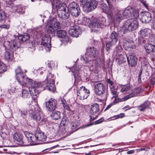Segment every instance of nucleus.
<instances>
[{
  "instance_id": "obj_1",
  "label": "nucleus",
  "mask_w": 155,
  "mask_h": 155,
  "mask_svg": "<svg viewBox=\"0 0 155 155\" xmlns=\"http://www.w3.org/2000/svg\"><path fill=\"white\" fill-rule=\"evenodd\" d=\"M27 82L26 84H21L22 86H24L28 87V89H24L22 92V96L24 98H28L31 95L33 96L34 99H36L38 97L37 95L38 94L39 92L32 86L34 84L32 81Z\"/></svg>"
},
{
  "instance_id": "obj_2",
  "label": "nucleus",
  "mask_w": 155,
  "mask_h": 155,
  "mask_svg": "<svg viewBox=\"0 0 155 155\" xmlns=\"http://www.w3.org/2000/svg\"><path fill=\"white\" fill-rule=\"evenodd\" d=\"M53 8L55 9L58 11V13L61 14L62 19H65L68 18L69 14L66 12V5L64 3H61L59 0H53L52 3Z\"/></svg>"
},
{
  "instance_id": "obj_3",
  "label": "nucleus",
  "mask_w": 155,
  "mask_h": 155,
  "mask_svg": "<svg viewBox=\"0 0 155 155\" xmlns=\"http://www.w3.org/2000/svg\"><path fill=\"white\" fill-rule=\"evenodd\" d=\"M31 109L30 108L29 112L31 114L30 116L31 119L35 120L36 121H40L42 122H45L46 121L45 119H42V116L41 114V112L40 108L39 107L38 105H35V106H32L31 107Z\"/></svg>"
},
{
  "instance_id": "obj_4",
  "label": "nucleus",
  "mask_w": 155,
  "mask_h": 155,
  "mask_svg": "<svg viewBox=\"0 0 155 155\" xmlns=\"http://www.w3.org/2000/svg\"><path fill=\"white\" fill-rule=\"evenodd\" d=\"M16 77L18 82L20 84H26L25 82L31 81V79L28 78L23 73L20 67H18L15 70Z\"/></svg>"
},
{
  "instance_id": "obj_5",
  "label": "nucleus",
  "mask_w": 155,
  "mask_h": 155,
  "mask_svg": "<svg viewBox=\"0 0 155 155\" xmlns=\"http://www.w3.org/2000/svg\"><path fill=\"white\" fill-rule=\"evenodd\" d=\"M139 9L134 8L127 7L126 8L123 12V16L124 18H127L128 17H134L136 19H137L139 17Z\"/></svg>"
},
{
  "instance_id": "obj_6",
  "label": "nucleus",
  "mask_w": 155,
  "mask_h": 155,
  "mask_svg": "<svg viewBox=\"0 0 155 155\" xmlns=\"http://www.w3.org/2000/svg\"><path fill=\"white\" fill-rule=\"evenodd\" d=\"M97 54L96 49L94 47L89 48L87 49V52L85 54L84 59L85 62L88 63L93 60Z\"/></svg>"
},
{
  "instance_id": "obj_7",
  "label": "nucleus",
  "mask_w": 155,
  "mask_h": 155,
  "mask_svg": "<svg viewBox=\"0 0 155 155\" xmlns=\"http://www.w3.org/2000/svg\"><path fill=\"white\" fill-rule=\"evenodd\" d=\"M68 9L71 15L75 17H78L81 12V10L78 4L75 2L70 3L68 5Z\"/></svg>"
},
{
  "instance_id": "obj_8",
  "label": "nucleus",
  "mask_w": 155,
  "mask_h": 155,
  "mask_svg": "<svg viewBox=\"0 0 155 155\" xmlns=\"http://www.w3.org/2000/svg\"><path fill=\"white\" fill-rule=\"evenodd\" d=\"M51 37L48 35H44L42 38L41 44V50L45 49L46 51H49L51 50Z\"/></svg>"
},
{
  "instance_id": "obj_9",
  "label": "nucleus",
  "mask_w": 155,
  "mask_h": 155,
  "mask_svg": "<svg viewBox=\"0 0 155 155\" xmlns=\"http://www.w3.org/2000/svg\"><path fill=\"white\" fill-rule=\"evenodd\" d=\"M98 5V2L94 0H91L90 2H86L83 6L84 11L85 12H88L95 9Z\"/></svg>"
},
{
  "instance_id": "obj_10",
  "label": "nucleus",
  "mask_w": 155,
  "mask_h": 155,
  "mask_svg": "<svg viewBox=\"0 0 155 155\" xmlns=\"http://www.w3.org/2000/svg\"><path fill=\"white\" fill-rule=\"evenodd\" d=\"M49 75L48 76L46 79L44 81V85L43 87V90L45 89H48L51 91H54L56 90L54 83L53 80L50 81V78H49Z\"/></svg>"
},
{
  "instance_id": "obj_11",
  "label": "nucleus",
  "mask_w": 155,
  "mask_h": 155,
  "mask_svg": "<svg viewBox=\"0 0 155 155\" xmlns=\"http://www.w3.org/2000/svg\"><path fill=\"white\" fill-rule=\"evenodd\" d=\"M94 91L97 95L101 96L105 92V88L104 84L101 82H95L94 85Z\"/></svg>"
},
{
  "instance_id": "obj_12",
  "label": "nucleus",
  "mask_w": 155,
  "mask_h": 155,
  "mask_svg": "<svg viewBox=\"0 0 155 155\" xmlns=\"http://www.w3.org/2000/svg\"><path fill=\"white\" fill-rule=\"evenodd\" d=\"M77 91L78 98L80 100H84L86 98L90 93L89 91L85 89L84 86L81 87L80 89H78Z\"/></svg>"
},
{
  "instance_id": "obj_13",
  "label": "nucleus",
  "mask_w": 155,
  "mask_h": 155,
  "mask_svg": "<svg viewBox=\"0 0 155 155\" xmlns=\"http://www.w3.org/2000/svg\"><path fill=\"white\" fill-rule=\"evenodd\" d=\"M103 21L100 20H90L88 25L89 27L92 28L91 31H97V28H102L104 26L101 22Z\"/></svg>"
},
{
  "instance_id": "obj_14",
  "label": "nucleus",
  "mask_w": 155,
  "mask_h": 155,
  "mask_svg": "<svg viewBox=\"0 0 155 155\" xmlns=\"http://www.w3.org/2000/svg\"><path fill=\"white\" fill-rule=\"evenodd\" d=\"M81 32L80 27L76 25L72 26L69 31V35L73 37H78Z\"/></svg>"
},
{
  "instance_id": "obj_15",
  "label": "nucleus",
  "mask_w": 155,
  "mask_h": 155,
  "mask_svg": "<svg viewBox=\"0 0 155 155\" xmlns=\"http://www.w3.org/2000/svg\"><path fill=\"white\" fill-rule=\"evenodd\" d=\"M57 102L55 99H50L46 103L47 110L49 111L54 110L57 107Z\"/></svg>"
},
{
  "instance_id": "obj_16",
  "label": "nucleus",
  "mask_w": 155,
  "mask_h": 155,
  "mask_svg": "<svg viewBox=\"0 0 155 155\" xmlns=\"http://www.w3.org/2000/svg\"><path fill=\"white\" fill-rule=\"evenodd\" d=\"M127 62L129 65L134 67L137 64V58L136 56L133 54H130L127 56Z\"/></svg>"
},
{
  "instance_id": "obj_17",
  "label": "nucleus",
  "mask_w": 155,
  "mask_h": 155,
  "mask_svg": "<svg viewBox=\"0 0 155 155\" xmlns=\"http://www.w3.org/2000/svg\"><path fill=\"white\" fill-rule=\"evenodd\" d=\"M100 110L99 104L97 103H95L91 105V107L90 109V113L91 115L96 117L98 114Z\"/></svg>"
},
{
  "instance_id": "obj_18",
  "label": "nucleus",
  "mask_w": 155,
  "mask_h": 155,
  "mask_svg": "<svg viewBox=\"0 0 155 155\" xmlns=\"http://www.w3.org/2000/svg\"><path fill=\"white\" fill-rule=\"evenodd\" d=\"M47 25L51 26L57 31L61 28V24L58 22L56 21L55 20H47Z\"/></svg>"
},
{
  "instance_id": "obj_19",
  "label": "nucleus",
  "mask_w": 155,
  "mask_h": 155,
  "mask_svg": "<svg viewBox=\"0 0 155 155\" xmlns=\"http://www.w3.org/2000/svg\"><path fill=\"white\" fill-rule=\"evenodd\" d=\"M67 35L66 31L64 30H60L56 31V36L58 38H63L62 40L63 41L66 40V43L69 41V39L68 38H64Z\"/></svg>"
},
{
  "instance_id": "obj_20",
  "label": "nucleus",
  "mask_w": 155,
  "mask_h": 155,
  "mask_svg": "<svg viewBox=\"0 0 155 155\" xmlns=\"http://www.w3.org/2000/svg\"><path fill=\"white\" fill-rule=\"evenodd\" d=\"M140 93V91L138 89H134L129 95L125 96L121 99V101H126L132 97L137 96Z\"/></svg>"
},
{
  "instance_id": "obj_21",
  "label": "nucleus",
  "mask_w": 155,
  "mask_h": 155,
  "mask_svg": "<svg viewBox=\"0 0 155 155\" xmlns=\"http://www.w3.org/2000/svg\"><path fill=\"white\" fill-rule=\"evenodd\" d=\"M144 48L146 52L148 54L155 53V45L147 43L144 46Z\"/></svg>"
},
{
  "instance_id": "obj_22",
  "label": "nucleus",
  "mask_w": 155,
  "mask_h": 155,
  "mask_svg": "<svg viewBox=\"0 0 155 155\" xmlns=\"http://www.w3.org/2000/svg\"><path fill=\"white\" fill-rule=\"evenodd\" d=\"M12 137L18 144L23 143H22V139H23V136L20 133L16 132L12 135Z\"/></svg>"
},
{
  "instance_id": "obj_23",
  "label": "nucleus",
  "mask_w": 155,
  "mask_h": 155,
  "mask_svg": "<svg viewBox=\"0 0 155 155\" xmlns=\"http://www.w3.org/2000/svg\"><path fill=\"white\" fill-rule=\"evenodd\" d=\"M138 24L137 20H132L130 21V23L129 25L127 30L130 32L134 31L137 28Z\"/></svg>"
},
{
  "instance_id": "obj_24",
  "label": "nucleus",
  "mask_w": 155,
  "mask_h": 155,
  "mask_svg": "<svg viewBox=\"0 0 155 155\" xmlns=\"http://www.w3.org/2000/svg\"><path fill=\"white\" fill-rule=\"evenodd\" d=\"M13 51L12 50H8L5 53L4 58L8 61H11L13 59Z\"/></svg>"
},
{
  "instance_id": "obj_25",
  "label": "nucleus",
  "mask_w": 155,
  "mask_h": 155,
  "mask_svg": "<svg viewBox=\"0 0 155 155\" xmlns=\"http://www.w3.org/2000/svg\"><path fill=\"white\" fill-rule=\"evenodd\" d=\"M18 40H15L13 41H12L9 43V46L13 50L14 48L16 49V48H19L21 45V43L20 41Z\"/></svg>"
},
{
  "instance_id": "obj_26",
  "label": "nucleus",
  "mask_w": 155,
  "mask_h": 155,
  "mask_svg": "<svg viewBox=\"0 0 155 155\" xmlns=\"http://www.w3.org/2000/svg\"><path fill=\"white\" fill-rule=\"evenodd\" d=\"M71 72L73 73L74 78V82L78 81L81 78L80 73V71L78 69H74V68L71 70Z\"/></svg>"
},
{
  "instance_id": "obj_27",
  "label": "nucleus",
  "mask_w": 155,
  "mask_h": 155,
  "mask_svg": "<svg viewBox=\"0 0 155 155\" xmlns=\"http://www.w3.org/2000/svg\"><path fill=\"white\" fill-rule=\"evenodd\" d=\"M36 136L37 140L44 141L46 139L47 137L45 135L44 133L41 132L37 131L36 133Z\"/></svg>"
},
{
  "instance_id": "obj_28",
  "label": "nucleus",
  "mask_w": 155,
  "mask_h": 155,
  "mask_svg": "<svg viewBox=\"0 0 155 155\" xmlns=\"http://www.w3.org/2000/svg\"><path fill=\"white\" fill-rule=\"evenodd\" d=\"M109 41L113 42V44H116L118 41V35L114 31H113L110 36Z\"/></svg>"
},
{
  "instance_id": "obj_29",
  "label": "nucleus",
  "mask_w": 155,
  "mask_h": 155,
  "mask_svg": "<svg viewBox=\"0 0 155 155\" xmlns=\"http://www.w3.org/2000/svg\"><path fill=\"white\" fill-rule=\"evenodd\" d=\"M13 9H14L13 11L17 12L18 13L23 14L25 12L24 8L20 5L13 7Z\"/></svg>"
},
{
  "instance_id": "obj_30",
  "label": "nucleus",
  "mask_w": 155,
  "mask_h": 155,
  "mask_svg": "<svg viewBox=\"0 0 155 155\" xmlns=\"http://www.w3.org/2000/svg\"><path fill=\"white\" fill-rule=\"evenodd\" d=\"M102 9L103 10V11L106 13L107 14V16L108 17V18L109 19H112L113 17H112V14L110 13L109 14V13L110 12V9L107 6H106L105 5H104L103 7H102Z\"/></svg>"
},
{
  "instance_id": "obj_31",
  "label": "nucleus",
  "mask_w": 155,
  "mask_h": 155,
  "mask_svg": "<svg viewBox=\"0 0 155 155\" xmlns=\"http://www.w3.org/2000/svg\"><path fill=\"white\" fill-rule=\"evenodd\" d=\"M150 102L149 101H146L143 104H140L138 107L139 108V110L140 111H143L145 109L150 106Z\"/></svg>"
},
{
  "instance_id": "obj_32",
  "label": "nucleus",
  "mask_w": 155,
  "mask_h": 155,
  "mask_svg": "<svg viewBox=\"0 0 155 155\" xmlns=\"http://www.w3.org/2000/svg\"><path fill=\"white\" fill-rule=\"evenodd\" d=\"M150 31V30L148 28L141 30L140 31V36L142 38L147 36L148 35Z\"/></svg>"
},
{
  "instance_id": "obj_33",
  "label": "nucleus",
  "mask_w": 155,
  "mask_h": 155,
  "mask_svg": "<svg viewBox=\"0 0 155 155\" xmlns=\"http://www.w3.org/2000/svg\"><path fill=\"white\" fill-rule=\"evenodd\" d=\"M122 50V49L121 46L119 45L117 46L114 50V52H116V56H117L120 55V57L119 58L120 61H121V58H123L122 55L121 54L119 53V52H120Z\"/></svg>"
},
{
  "instance_id": "obj_34",
  "label": "nucleus",
  "mask_w": 155,
  "mask_h": 155,
  "mask_svg": "<svg viewBox=\"0 0 155 155\" xmlns=\"http://www.w3.org/2000/svg\"><path fill=\"white\" fill-rule=\"evenodd\" d=\"M30 36L29 34L28 33H25L23 35H21L18 37L19 40L25 42L29 40L30 38Z\"/></svg>"
},
{
  "instance_id": "obj_35",
  "label": "nucleus",
  "mask_w": 155,
  "mask_h": 155,
  "mask_svg": "<svg viewBox=\"0 0 155 155\" xmlns=\"http://www.w3.org/2000/svg\"><path fill=\"white\" fill-rule=\"evenodd\" d=\"M124 46L127 47L128 48H129V50H131L135 48V46L134 45V42L133 41H131L130 42L127 41L125 43V44L124 45Z\"/></svg>"
},
{
  "instance_id": "obj_36",
  "label": "nucleus",
  "mask_w": 155,
  "mask_h": 155,
  "mask_svg": "<svg viewBox=\"0 0 155 155\" xmlns=\"http://www.w3.org/2000/svg\"><path fill=\"white\" fill-rule=\"evenodd\" d=\"M46 27L48 28L47 32L49 34L52 35V36H55V32H56L57 31L54 29V28L51 26H48L47 24L46 25Z\"/></svg>"
},
{
  "instance_id": "obj_37",
  "label": "nucleus",
  "mask_w": 155,
  "mask_h": 155,
  "mask_svg": "<svg viewBox=\"0 0 155 155\" xmlns=\"http://www.w3.org/2000/svg\"><path fill=\"white\" fill-rule=\"evenodd\" d=\"M32 81L33 83L34 86H32L33 88H34L36 90L35 87L38 88L41 87L42 88V89H43V87L45 86L44 85V81L43 82H35L34 81H33L32 80Z\"/></svg>"
},
{
  "instance_id": "obj_38",
  "label": "nucleus",
  "mask_w": 155,
  "mask_h": 155,
  "mask_svg": "<svg viewBox=\"0 0 155 155\" xmlns=\"http://www.w3.org/2000/svg\"><path fill=\"white\" fill-rule=\"evenodd\" d=\"M61 112L58 111H56L52 113L51 116L54 120H58L60 118Z\"/></svg>"
},
{
  "instance_id": "obj_39",
  "label": "nucleus",
  "mask_w": 155,
  "mask_h": 155,
  "mask_svg": "<svg viewBox=\"0 0 155 155\" xmlns=\"http://www.w3.org/2000/svg\"><path fill=\"white\" fill-rule=\"evenodd\" d=\"M71 127L72 130L71 131L72 132L77 131L79 128L78 124L77 122H72L71 124Z\"/></svg>"
},
{
  "instance_id": "obj_40",
  "label": "nucleus",
  "mask_w": 155,
  "mask_h": 155,
  "mask_svg": "<svg viewBox=\"0 0 155 155\" xmlns=\"http://www.w3.org/2000/svg\"><path fill=\"white\" fill-rule=\"evenodd\" d=\"M115 44H113L112 42L109 41L106 42V45L105 49L107 51H109L111 49V48Z\"/></svg>"
},
{
  "instance_id": "obj_41",
  "label": "nucleus",
  "mask_w": 155,
  "mask_h": 155,
  "mask_svg": "<svg viewBox=\"0 0 155 155\" xmlns=\"http://www.w3.org/2000/svg\"><path fill=\"white\" fill-rule=\"evenodd\" d=\"M7 67L6 65L2 61H0V74L6 71Z\"/></svg>"
},
{
  "instance_id": "obj_42",
  "label": "nucleus",
  "mask_w": 155,
  "mask_h": 155,
  "mask_svg": "<svg viewBox=\"0 0 155 155\" xmlns=\"http://www.w3.org/2000/svg\"><path fill=\"white\" fill-rule=\"evenodd\" d=\"M29 140L30 143L36 142L37 141V139L36 136V133L35 134H32Z\"/></svg>"
},
{
  "instance_id": "obj_43",
  "label": "nucleus",
  "mask_w": 155,
  "mask_h": 155,
  "mask_svg": "<svg viewBox=\"0 0 155 155\" xmlns=\"http://www.w3.org/2000/svg\"><path fill=\"white\" fill-rule=\"evenodd\" d=\"M130 20H127L124 21L123 26L124 28L125 31H128L127 29L128 28L129 25H130Z\"/></svg>"
},
{
  "instance_id": "obj_44",
  "label": "nucleus",
  "mask_w": 155,
  "mask_h": 155,
  "mask_svg": "<svg viewBox=\"0 0 155 155\" xmlns=\"http://www.w3.org/2000/svg\"><path fill=\"white\" fill-rule=\"evenodd\" d=\"M130 87L129 85L127 84L122 86L121 91L122 92H125L130 90Z\"/></svg>"
},
{
  "instance_id": "obj_45",
  "label": "nucleus",
  "mask_w": 155,
  "mask_h": 155,
  "mask_svg": "<svg viewBox=\"0 0 155 155\" xmlns=\"http://www.w3.org/2000/svg\"><path fill=\"white\" fill-rule=\"evenodd\" d=\"M22 143H23L19 145L23 146H28L31 143H30L29 140H27V139H25L23 140V139H22Z\"/></svg>"
},
{
  "instance_id": "obj_46",
  "label": "nucleus",
  "mask_w": 155,
  "mask_h": 155,
  "mask_svg": "<svg viewBox=\"0 0 155 155\" xmlns=\"http://www.w3.org/2000/svg\"><path fill=\"white\" fill-rule=\"evenodd\" d=\"M102 119H103L101 118V119H100L96 121H95L92 123H91V124H87L85 126V127H87L91 126L93 124H100L103 122V120Z\"/></svg>"
},
{
  "instance_id": "obj_47",
  "label": "nucleus",
  "mask_w": 155,
  "mask_h": 155,
  "mask_svg": "<svg viewBox=\"0 0 155 155\" xmlns=\"http://www.w3.org/2000/svg\"><path fill=\"white\" fill-rule=\"evenodd\" d=\"M68 120L67 117H64L61 120V124L63 125H64L67 122H68Z\"/></svg>"
},
{
  "instance_id": "obj_48",
  "label": "nucleus",
  "mask_w": 155,
  "mask_h": 155,
  "mask_svg": "<svg viewBox=\"0 0 155 155\" xmlns=\"http://www.w3.org/2000/svg\"><path fill=\"white\" fill-rule=\"evenodd\" d=\"M142 4L144 7L147 9H148L149 5L145 0H139Z\"/></svg>"
},
{
  "instance_id": "obj_49",
  "label": "nucleus",
  "mask_w": 155,
  "mask_h": 155,
  "mask_svg": "<svg viewBox=\"0 0 155 155\" xmlns=\"http://www.w3.org/2000/svg\"><path fill=\"white\" fill-rule=\"evenodd\" d=\"M123 17V15H122L119 12L114 15V18L115 19H117L118 18H122Z\"/></svg>"
},
{
  "instance_id": "obj_50",
  "label": "nucleus",
  "mask_w": 155,
  "mask_h": 155,
  "mask_svg": "<svg viewBox=\"0 0 155 155\" xmlns=\"http://www.w3.org/2000/svg\"><path fill=\"white\" fill-rule=\"evenodd\" d=\"M27 113V112L26 110H21V116L23 118H25L26 117Z\"/></svg>"
},
{
  "instance_id": "obj_51",
  "label": "nucleus",
  "mask_w": 155,
  "mask_h": 155,
  "mask_svg": "<svg viewBox=\"0 0 155 155\" xmlns=\"http://www.w3.org/2000/svg\"><path fill=\"white\" fill-rule=\"evenodd\" d=\"M15 88L14 87H10L8 89V93L12 94L14 92Z\"/></svg>"
},
{
  "instance_id": "obj_52",
  "label": "nucleus",
  "mask_w": 155,
  "mask_h": 155,
  "mask_svg": "<svg viewBox=\"0 0 155 155\" xmlns=\"http://www.w3.org/2000/svg\"><path fill=\"white\" fill-rule=\"evenodd\" d=\"M25 136L27 140H29L32 134L26 131L24 133Z\"/></svg>"
},
{
  "instance_id": "obj_53",
  "label": "nucleus",
  "mask_w": 155,
  "mask_h": 155,
  "mask_svg": "<svg viewBox=\"0 0 155 155\" xmlns=\"http://www.w3.org/2000/svg\"><path fill=\"white\" fill-rule=\"evenodd\" d=\"M111 91L112 94L113 95V97L114 98H117V97L118 94L116 91L114 90Z\"/></svg>"
},
{
  "instance_id": "obj_54",
  "label": "nucleus",
  "mask_w": 155,
  "mask_h": 155,
  "mask_svg": "<svg viewBox=\"0 0 155 155\" xmlns=\"http://www.w3.org/2000/svg\"><path fill=\"white\" fill-rule=\"evenodd\" d=\"M10 25L9 24L3 25L0 26V28H4L8 29L10 28Z\"/></svg>"
},
{
  "instance_id": "obj_55",
  "label": "nucleus",
  "mask_w": 155,
  "mask_h": 155,
  "mask_svg": "<svg viewBox=\"0 0 155 155\" xmlns=\"http://www.w3.org/2000/svg\"><path fill=\"white\" fill-rule=\"evenodd\" d=\"M125 116L124 113H120L117 115L114 116V117H116V119H118L119 118H122Z\"/></svg>"
},
{
  "instance_id": "obj_56",
  "label": "nucleus",
  "mask_w": 155,
  "mask_h": 155,
  "mask_svg": "<svg viewBox=\"0 0 155 155\" xmlns=\"http://www.w3.org/2000/svg\"><path fill=\"white\" fill-rule=\"evenodd\" d=\"M6 19V16L4 13L0 12V19Z\"/></svg>"
},
{
  "instance_id": "obj_57",
  "label": "nucleus",
  "mask_w": 155,
  "mask_h": 155,
  "mask_svg": "<svg viewBox=\"0 0 155 155\" xmlns=\"http://www.w3.org/2000/svg\"><path fill=\"white\" fill-rule=\"evenodd\" d=\"M63 106L64 108L68 110H70V109L68 106V105L67 104V103L63 105Z\"/></svg>"
},
{
  "instance_id": "obj_58",
  "label": "nucleus",
  "mask_w": 155,
  "mask_h": 155,
  "mask_svg": "<svg viewBox=\"0 0 155 155\" xmlns=\"http://www.w3.org/2000/svg\"><path fill=\"white\" fill-rule=\"evenodd\" d=\"M61 103L62 104L63 106L64 104H65L67 103L66 100L63 98H61Z\"/></svg>"
},
{
  "instance_id": "obj_59",
  "label": "nucleus",
  "mask_w": 155,
  "mask_h": 155,
  "mask_svg": "<svg viewBox=\"0 0 155 155\" xmlns=\"http://www.w3.org/2000/svg\"><path fill=\"white\" fill-rule=\"evenodd\" d=\"M115 98V100L113 102L114 104H116L119 101H121V99H120L119 98H117V97Z\"/></svg>"
},
{
  "instance_id": "obj_60",
  "label": "nucleus",
  "mask_w": 155,
  "mask_h": 155,
  "mask_svg": "<svg viewBox=\"0 0 155 155\" xmlns=\"http://www.w3.org/2000/svg\"><path fill=\"white\" fill-rule=\"evenodd\" d=\"M115 98V100L113 102L114 104H116L119 101H121V99H120L119 98H117V97Z\"/></svg>"
},
{
  "instance_id": "obj_61",
  "label": "nucleus",
  "mask_w": 155,
  "mask_h": 155,
  "mask_svg": "<svg viewBox=\"0 0 155 155\" xmlns=\"http://www.w3.org/2000/svg\"><path fill=\"white\" fill-rule=\"evenodd\" d=\"M107 82L109 84V86L113 85L114 84L113 82L110 79L107 80Z\"/></svg>"
},
{
  "instance_id": "obj_62",
  "label": "nucleus",
  "mask_w": 155,
  "mask_h": 155,
  "mask_svg": "<svg viewBox=\"0 0 155 155\" xmlns=\"http://www.w3.org/2000/svg\"><path fill=\"white\" fill-rule=\"evenodd\" d=\"M150 42L152 43L151 44L153 45V44H155V37H152L151 39Z\"/></svg>"
},
{
  "instance_id": "obj_63",
  "label": "nucleus",
  "mask_w": 155,
  "mask_h": 155,
  "mask_svg": "<svg viewBox=\"0 0 155 155\" xmlns=\"http://www.w3.org/2000/svg\"><path fill=\"white\" fill-rule=\"evenodd\" d=\"M141 21L143 23H144L147 24L149 23L150 22V20H141Z\"/></svg>"
},
{
  "instance_id": "obj_64",
  "label": "nucleus",
  "mask_w": 155,
  "mask_h": 155,
  "mask_svg": "<svg viewBox=\"0 0 155 155\" xmlns=\"http://www.w3.org/2000/svg\"><path fill=\"white\" fill-rule=\"evenodd\" d=\"M151 83L153 85L155 83V77L152 78L151 80Z\"/></svg>"
}]
</instances>
